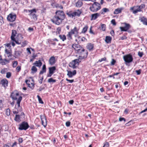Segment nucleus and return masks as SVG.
I'll return each mask as SVG.
<instances>
[{
	"label": "nucleus",
	"mask_w": 147,
	"mask_h": 147,
	"mask_svg": "<svg viewBox=\"0 0 147 147\" xmlns=\"http://www.w3.org/2000/svg\"><path fill=\"white\" fill-rule=\"evenodd\" d=\"M55 13V16L51 19V20L54 24L59 25L64 20L65 15L62 11L57 10L56 11Z\"/></svg>",
	"instance_id": "1"
},
{
	"label": "nucleus",
	"mask_w": 147,
	"mask_h": 147,
	"mask_svg": "<svg viewBox=\"0 0 147 147\" xmlns=\"http://www.w3.org/2000/svg\"><path fill=\"white\" fill-rule=\"evenodd\" d=\"M78 31L79 29L76 27H75L74 29H71V31L68 32L67 36L69 38V39H72V35L74 34L75 37L79 38H80V36H78L79 33Z\"/></svg>",
	"instance_id": "2"
},
{
	"label": "nucleus",
	"mask_w": 147,
	"mask_h": 147,
	"mask_svg": "<svg viewBox=\"0 0 147 147\" xmlns=\"http://www.w3.org/2000/svg\"><path fill=\"white\" fill-rule=\"evenodd\" d=\"M19 94L16 92H12L11 95V97L13 100H17V103L18 107H20V103L22 99V97L21 96H20L18 99L17 96H19Z\"/></svg>",
	"instance_id": "3"
},
{
	"label": "nucleus",
	"mask_w": 147,
	"mask_h": 147,
	"mask_svg": "<svg viewBox=\"0 0 147 147\" xmlns=\"http://www.w3.org/2000/svg\"><path fill=\"white\" fill-rule=\"evenodd\" d=\"M92 6L90 7V10L93 12H96L101 8L100 4L99 3L94 2Z\"/></svg>",
	"instance_id": "4"
},
{
	"label": "nucleus",
	"mask_w": 147,
	"mask_h": 147,
	"mask_svg": "<svg viewBox=\"0 0 147 147\" xmlns=\"http://www.w3.org/2000/svg\"><path fill=\"white\" fill-rule=\"evenodd\" d=\"M123 59L125 62L126 63H130L132 61L133 58L132 55L129 54L123 56Z\"/></svg>",
	"instance_id": "5"
},
{
	"label": "nucleus",
	"mask_w": 147,
	"mask_h": 147,
	"mask_svg": "<svg viewBox=\"0 0 147 147\" xmlns=\"http://www.w3.org/2000/svg\"><path fill=\"white\" fill-rule=\"evenodd\" d=\"M80 61H81L79 59H75L69 63V66L73 69H75L77 67L76 65L77 64L78 65Z\"/></svg>",
	"instance_id": "6"
},
{
	"label": "nucleus",
	"mask_w": 147,
	"mask_h": 147,
	"mask_svg": "<svg viewBox=\"0 0 147 147\" xmlns=\"http://www.w3.org/2000/svg\"><path fill=\"white\" fill-rule=\"evenodd\" d=\"M29 127V126L27 122H23L20 125L19 129L20 130H26Z\"/></svg>",
	"instance_id": "7"
},
{
	"label": "nucleus",
	"mask_w": 147,
	"mask_h": 147,
	"mask_svg": "<svg viewBox=\"0 0 147 147\" xmlns=\"http://www.w3.org/2000/svg\"><path fill=\"white\" fill-rule=\"evenodd\" d=\"M16 18V15L13 13H11L7 17V20L10 22L14 21Z\"/></svg>",
	"instance_id": "8"
},
{
	"label": "nucleus",
	"mask_w": 147,
	"mask_h": 147,
	"mask_svg": "<svg viewBox=\"0 0 147 147\" xmlns=\"http://www.w3.org/2000/svg\"><path fill=\"white\" fill-rule=\"evenodd\" d=\"M72 47L75 50L77 51L78 52H80L81 51H84V49L78 44H74L72 45Z\"/></svg>",
	"instance_id": "9"
},
{
	"label": "nucleus",
	"mask_w": 147,
	"mask_h": 147,
	"mask_svg": "<svg viewBox=\"0 0 147 147\" xmlns=\"http://www.w3.org/2000/svg\"><path fill=\"white\" fill-rule=\"evenodd\" d=\"M123 24L125 25L124 27H120V29L121 31H127L129 29L130 27V25L126 23H124Z\"/></svg>",
	"instance_id": "10"
},
{
	"label": "nucleus",
	"mask_w": 147,
	"mask_h": 147,
	"mask_svg": "<svg viewBox=\"0 0 147 147\" xmlns=\"http://www.w3.org/2000/svg\"><path fill=\"white\" fill-rule=\"evenodd\" d=\"M28 11L30 13L29 14V15L34 20L37 19L36 16L35 14L36 13V11L35 9L32 10H28Z\"/></svg>",
	"instance_id": "11"
},
{
	"label": "nucleus",
	"mask_w": 147,
	"mask_h": 147,
	"mask_svg": "<svg viewBox=\"0 0 147 147\" xmlns=\"http://www.w3.org/2000/svg\"><path fill=\"white\" fill-rule=\"evenodd\" d=\"M82 52L81 53L80 55L79 56V59H84V58H86L87 56L88 53V52H85V50L84 51H81Z\"/></svg>",
	"instance_id": "12"
},
{
	"label": "nucleus",
	"mask_w": 147,
	"mask_h": 147,
	"mask_svg": "<svg viewBox=\"0 0 147 147\" xmlns=\"http://www.w3.org/2000/svg\"><path fill=\"white\" fill-rule=\"evenodd\" d=\"M0 84H1L4 87L6 88L8 86V81L6 79L4 78L1 80Z\"/></svg>",
	"instance_id": "13"
},
{
	"label": "nucleus",
	"mask_w": 147,
	"mask_h": 147,
	"mask_svg": "<svg viewBox=\"0 0 147 147\" xmlns=\"http://www.w3.org/2000/svg\"><path fill=\"white\" fill-rule=\"evenodd\" d=\"M42 124L45 127L47 125V120L45 116L44 115H40Z\"/></svg>",
	"instance_id": "14"
},
{
	"label": "nucleus",
	"mask_w": 147,
	"mask_h": 147,
	"mask_svg": "<svg viewBox=\"0 0 147 147\" xmlns=\"http://www.w3.org/2000/svg\"><path fill=\"white\" fill-rule=\"evenodd\" d=\"M67 75L69 78H71L74 76L76 74V70H74L72 72L70 71H67Z\"/></svg>",
	"instance_id": "15"
},
{
	"label": "nucleus",
	"mask_w": 147,
	"mask_h": 147,
	"mask_svg": "<svg viewBox=\"0 0 147 147\" xmlns=\"http://www.w3.org/2000/svg\"><path fill=\"white\" fill-rule=\"evenodd\" d=\"M100 13H96L92 14L91 15V17L90 20H95L98 17L100 16Z\"/></svg>",
	"instance_id": "16"
},
{
	"label": "nucleus",
	"mask_w": 147,
	"mask_h": 147,
	"mask_svg": "<svg viewBox=\"0 0 147 147\" xmlns=\"http://www.w3.org/2000/svg\"><path fill=\"white\" fill-rule=\"evenodd\" d=\"M42 64V63L40 60L36 61L33 64V65L35 66L40 67Z\"/></svg>",
	"instance_id": "17"
},
{
	"label": "nucleus",
	"mask_w": 147,
	"mask_h": 147,
	"mask_svg": "<svg viewBox=\"0 0 147 147\" xmlns=\"http://www.w3.org/2000/svg\"><path fill=\"white\" fill-rule=\"evenodd\" d=\"M25 82L29 88H31L32 89H34V85L33 83H31V84H30V81L28 80H26Z\"/></svg>",
	"instance_id": "18"
},
{
	"label": "nucleus",
	"mask_w": 147,
	"mask_h": 147,
	"mask_svg": "<svg viewBox=\"0 0 147 147\" xmlns=\"http://www.w3.org/2000/svg\"><path fill=\"white\" fill-rule=\"evenodd\" d=\"M49 63L50 65H52L55 63V58L54 56L51 57L49 59Z\"/></svg>",
	"instance_id": "19"
},
{
	"label": "nucleus",
	"mask_w": 147,
	"mask_h": 147,
	"mask_svg": "<svg viewBox=\"0 0 147 147\" xmlns=\"http://www.w3.org/2000/svg\"><path fill=\"white\" fill-rule=\"evenodd\" d=\"M11 35V40L13 41L15 40V37L17 33V31L16 30H13L12 31Z\"/></svg>",
	"instance_id": "20"
},
{
	"label": "nucleus",
	"mask_w": 147,
	"mask_h": 147,
	"mask_svg": "<svg viewBox=\"0 0 147 147\" xmlns=\"http://www.w3.org/2000/svg\"><path fill=\"white\" fill-rule=\"evenodd\" d=\"M141 22H142L144 25H147V19L144 17L141 18L139 19Z\"/></svg>",
	"instance_id": "21"
},
{
	"label": "nucleus",
	"mask_w": 147,
	"mask_h": 147,
	"mask_svg": "<svg viewBox=\"0 0 147 147\" xmlns=\"http://www.w3.org/2000/svg\"><path fill=\"white\" fill-rule=\"evenodd\" d=\"M93 47L94 45L93 44L91 43H89L88 44L86 48L89 51H91L93 49Z\"/></svg>",
	"instance_id": "22"
},
{
	"label": "nucleus",
	"mask_w": 147,
	"mask_h": 147,
	"mask_svg": "<svg viewBox=\"0 0 147 147\" xmlns=\"http://www.w3.org/2000/svg\"><path fill=\"white\" fill-rule=\"evenodd\" d=\"M49 73H50V74H53L54 72V71L56 70V67L55 66L49 67Z\"/></svg>",
	"instance_id": "23"
},
{
	"label": "nucleus",
	"mask_w": 147,
	"mask_h": 147,
	"mask_svg": "<svg viewBox=\"0 0 147 147\" xmlns=\"http://www.w3.org/2000/svg\"><path fill=\"white\" fill-rule=\"evenodd\" d=\"M9 60H7L6 59H4L1 60L0 62V63L2 65H5L7 63H9Z\"/></svg>",
	"instance_id": "24"
},
{
	"label": "nucleus",
	"mask_w": 147,
	"mask_h": 147,
	"mask_svg": "<svg viewBox=\"0 0 147 147\" xmlns=\"http://www.w3.org/2000/svg\"><path fill=\"white\" fill-rule=\"evenodd\" d=\"M112 38L110 36H107L106 37L105 41L107 43H110L111 42Z\"/></svg>",
	"instance_id": "25"
},
{
	"label": "nucleus",
	"mask_w": 147,
	"mask_h": 147,
	"mask_svg": "<svg viewBox=\"0 0 147 147\" xmlns=\"http://www.w3.org/2000/svg\"><path fill=\"white\" fill-rule=\"evenodd\" d=\"M46 65H44L42 66V70L39 73V74H42L44 73H45L46 72Z\"/></svg>",
	"instance_id": "26"
},
{
	"label": "nucleus",
	"mask_w": 147,
	"mask_h": 147,
	"mask_svg": "<svg viewBox=\"0 0 147 147\" xmlns=\"http://www.w3.org/2000/svg\"><path fill=\"white\" fill-rule=\"evenodd\" d=\"M74 17L76 16H79L81 12L79 9H78L73 12Z\"/></svg>",
	"instance_id": "27"
},
{
	"label": "nucleus",
	"mask_w": 147,
	"mask_h": 147,
	"mask_svg": "<svg viewBox=\"0 0 147 147\" xmlns=\"http://www.w3.org/2000/svg\"><path fill=\"white\" fill-rule=\"evenodd\" d=\"M83 3L81 0H79L76 3V6L80 7L82 5Z\"/></svg>",
	"instance_id": "28"
},
{
	"label": "nucleus",
	"mask_w": 147,
	"mask_h": 147,
	"mask_svg": "<svg viewBox=\"0 0 147 147\" xmlns=\"http://www.w3.org/2000/svg\"><path fill=\"white\" fill-rule=\"evenodd\" d=\"M122 10V8H117L115 9L114 12V14H117L119 13H121Z\"/></svg>",
	"instance_id": "29"
},
{
	"label": "nucleus",
	"mask_w": 147,
	"mask_h": 147,
	"mask_svg": "<svg viewBox=\"0 0 147 147\" xmlns=\"http://www.w3.org/2000/svg\"><path fill=\"white\" fill-rule=\"evenodd\" d=\"M5 52L6 54L7 57H9L11 56V53L8 50L6 49L5 50Z\"/></svg>",
	"instance_id": "30"
},
{
	"label": "nucleus",
	"mask_w": 147,
	"mask_h": 147,
	"mask_svg": "<svg viewBox=\"0 0 147 147\" xmlns=\"http://www.w3.org/2000/svg\"><path fill=\"white\" fill-rule=\"evenodd\" d=\"M101 12L100 13V14H104V13H106L109 11V10L107 8H104L102 9L101 10Z\"/></svg>",
	"instance_id": "31"
},
{
	"label": "nucleus",
	"mask_w": 147,
	"mask_h": 147,
	"mask_svg": "<svg viewBox=\"0 0 147 147\" xmlns=\"http://www.w3.org/2000/svg\"><path fill=\"white\" fill-rule=\"evenodd\" d=\"M32 73H34L37 71V69L36 67V66H33L31 68Z\"/></svg>",
	"instance_id": "32"
},
{
	"label": "nucleus",
	"mask_w": 147,
	"mask_h": 147,
	"mask_svg": "<svg viewBox=\"0 0 147 147\" xmlns=\"http://www.w3.org/2000/svg\"><path fill=\"white\" fill-rule=\"evenodd\" d=\"M22 53V51H15V55L16 56L18 57Z\"/></svg>",
	"instance_id": "33"
},
{
	"label": "nucleus",
	"mask_w": 147,
	"mask_h": 147,
	"mask_svg": "<svg viewBox=\"0 0 147 147\" xmlns=\"http://www.w3.org/2000/svg\"><path fill=\"white\" fill-rule=\"evenodd\" d=\"M59 37L63 41H64L66 39V37L64 35H60L59 36Z\"/></svg>",
	"instance_id": "34"
},
{
	"label": "nucleus",
	"mask_w": 147,
	"mask_h": 147,
	"mask_svg": "<svg viewBox=\"0 0 147 147\" xmlns=\"http://www.w3.org/2000/svg\"><path fill=\"white\" fill-rule=\"evenodd\" d=\"M136 7L137 8L136 9L134 10L133 11V13L134 14H136L138 12L141 11V10H140V9L138 6L137 7Z\"/></svg>",
	"instance_id": "35"
},
{
	"label": "nucleus",
	"mask_w": 147,
	"mask_h": 147,
	"mask_svg": "<svg viewBox=\"0 0 147 147\" xmlns=\"http://www.w3.org/2000/svg\"><path fill=\"white\" fill-rule=\"evenodd\" d=\"M88 27L87 26H86L85 27L83 28L82 33H85L87 31L88 29Z\"/></svg>",
	"instance_id": "36"
},
{
	"label": "nucleus",
	"mask_w": 147,
	"mask_h": 147,
	"mask_svg": "<svg viewBox=\"0 0 147 147\" xmlns=\"http://www.w3.org/2000/svg\"><path fill=\"white\" fill-rule=\"evenodd\" d=\"M75 39V41L76 42H79L80 41V40H81L82 41H84V40L85 39V38L84 37H82V38H80H80H76Z\"/></svg>",
	"instance_id": "37"
},
{
	"label": "nucleus",
	"mask_w": 147,
	"mask_h": 147,
	"mask_svg": "<svg viewBox=\"0 0 147 147\" xmlns=\"http://www.w3.org/2000/svg\"><path fill=\"white\" fill-rule=\"evenodd\" d=\"M67 15L69 17L73 18L74 17V13L73 12H69L67 13Z\"/></svg>",
	"instance_id": "38"
},
{
	"label": "nucleus",
	"mask_w": 147,
	"mask_h": 147,
	"mask_svg": "<svg viewBox=\"0 0 147 147\" xmlns=\"http://www.w3.org/2000/svg\"><path fill=\"white\" fill-rule=\"evenodd\" d=\"M18 64V62L17 61H14L12 62V67L13 68L16 67Z\"/></svg>",
	"instance_id": "39"
},
{
	"label": "nucleus",
	"mask_w": 147,
	"mask_h": 147,
	"mask_svg": "<svg viewBox=\"0 0 147 147\" xmlns=\"http://www.w3.org/2000/svg\"><path fill=\"white\" fill-rule=\"evenodd\" d=\"M14 120L16 121L19 122L20 120V117L19 115H16L14 118Z\"/></svg>",
	"instance_id": "40"
},
{
	"label": "nucleus",
	"mask_w": 147,
	"mask_h": 147,
	"mask_svg": "<svg viewBox=\"0 0 147 147\" xmlns=\"http://www.w3.org/2000/svg\"><path fill=\"white\" fill-rule=\"evenodd\" d=\"M56 82L55 80L53 79L52 78L49 79L48 80V82L49 83L55 82Z\"/></svg>",
	"instance_id": "41"
},
{
	"label": "nucleus",
	"mask_w": 147,
	"mask_h": 147,
	"mask_svg": "<svg viewBox=\"0 0 147 147\" xmlns=\"http://www.w3.org/2000/svg\"><path fill=\"white\" fill-rule=\"evenodd\" d=\"M101 30L103 31H105L106 30V26L105 24H102L101 25Z\"/></svg>",
	"instance_id": "42"
},
{
	"label": "nucleus",
	"mask_w": 147,
	"mask_h": 147,
	"mask_svg": "<svg viewBox=\"0 0 147 147\" xmlns=\"http://www.w3.org/2000/svg\"><path fill=\"white\" fill-rule=\"evenodd\" d=\"M37 97L38 98L39 102L41 104H43V102L42 101L41 98L40 97V96L38 95L37 96Z\"/></svg>",
	"instance_id": "43"
},
{
	"label": "nucleus",
	"mask_w": 147,
	"mask_h": 147,
	"mask_svg": "<svg viewBox=\"0 0 147 147\" xmlns=\"http://www.w3.org/2000/svg\"><path fill=\"white\" fill-rule=\"evenodd\" d=\"M6 114L7 116H9L10 115V110L8 108L6 109Z\"/></svg>",
	"instance_id": "44"
},
{
	"label": "nucleus",
	"mask_w": 147,
	"mask_h": 147,
	"mask_svg": "<svg viewBox=\"0 0 147 147\" xmlns=\"http://www.w3.org/2000/svg\"><path fill=\"white\" fill-rule=\"evenodd\" d=\"M11 76V73L10 72H8L6 73V77L7 78H10Z\"/></svg>",
	"instance_id": "45"
},
{
	"label": "nucleus",
	"mask_w": 147,
	"mask_h": 147,
	"mask_svg": "<svg viewBox=\"0 0 147 147\" xmlns=\"http://www.w3.org/2000/svg\"><path fill=\"white\" fill-rule=\"evenodd\" d=\"M21 69V66H18L16 68V71L17 72H18L20 71Z\"/></svg>",
	"instance_id": "46"
},
{
	"label": "nucleus",
	"mask_w": 147,
	"mask_h": 147,
	"mask_svg": "<svg viewBox=\"0 0 147 147\" xmlns=\"http://www.w3.org/2000/svg\"><path fill=\"white\" fill-rule=\"evenodd\" d=\"M7 71V69L6 68L3 69L1 70V73L2 74H4Z\"/></svg>",
	"instance_id": "47"
},
{
	"label": "nucleus",
	"mask_w": 147,
	"mask_h": 147,
	"mask_svg": "<svg viewBox=\"0 0 147 147\" xmlns=\"http://www.w3.org/2000/svg\"><path fill=\"white\" fill-rule=\"evenodd\" d=\"M144 54L143 52L139 51L138 53V55L140 57H142Z\"/></svg>",
	"instance_id": "48"
},
{
	"label": "nucleus",
	"mask_w": 147,
	"mask_h": 147,
	"mask_svg": "<svg viewBox=\"0 0 147 147\" xmlns=\"http://www.w3.org/2000/svg\"><path fill=\"white\" fill-rule=\"evenodd\" d=\"M111 22L113 25L115 26L116 25V23L115 22V19L112 20L111 21Z\"/></svg>",
	"instance_id": "49"
},
{
	"label": "nucleus",
	"mask_w": 147,
	"mask_h": 147,
	"mask_svg": "<svg viewBox=\"0 0 147 147\" xmlns=\"http://www.w3.org/2000/svg\"><path fill=\"white\" fill-rule=\"evenodd\" d=\"M27 44L26 43V41H25L24 42H23L22 43L21 45L22 47H24L25 45H26Z\"/></svg>",
	"instance_id": "50"
},
{
	"label": "nucleus",
	"mask_w": 147,
	"mask_h": 147,
	"mask_svg": "<svg viewBox=\"0 0 147 147\" xmlns=\"http://www.w3.org/2000/svg\"><path fill=\"white\" fill-rule=\"evenodd\" d=\"M3 17L2 16H0V23L1 24H3L4 22L3 21Z\"/></svg>",
	"instance_id": "51"
},
{
	"label": "nucleus",
	"mask_w": 147,
	"mask_h": 147,
	"mask_svg": "<svg viewBox=\"0 0 147 147\" xmlns=\"http://www.w3.org/2000/svg\"><path fill=\"white\" fill-rule=\"evenodd\" d=\"M116 62V61L113 59H112V61L111 62V64L112 65H114Z\"/></svg>",
	"instance_id": "52"
},
{
	"label": "nucleus",
	"mask_w": 147,
	"mask_h": 147,
	"mask_svg": "<svg viewBox=\"0 0 147 147\" xmlns=\"http://www.w3.org/2000/svg\"><path fill=\"white\" fill-rule=\"evenodd\" d=\"M145 5L144 4H142L140 6H138L139 8L142 10V9L145 7Z\"/></svg>",
	"instance_id": "53"
},
{
	"label": "nucleus",
	"mask_w": 147,
	"mask_h": 147,
	"mask_svg": "<svg viewBox=\"0 0 147 147\" xmlns=\"http://www.w3.org/2000/svg\"><path fill=\"white\" fill-rule=\"evenodd\" d=\"M65 125L66 126L69 127L70 125V122L69 121H67L65 123Z\"/></svg>",
	"instance_id": "54"
},
{
	"label": "nucleus",
	"mask_w": 147,
	"mask_h": 147,
	"mask_svg": "<svg viewBox=\"0 0 147 147\" xmlns=\"http://www.w3.org/2000/svg\"><path fill=\"white\" fill-rule=\"evenodd\" d=\"M66 80L67 81L69 82L70 83H72L74 82V80H70L68 79L67 78H66Z\"/></svg>",
	"instance_id": "55"
},
{
	"label": "nucleus",
	"mask_w": 147,
	"mask_h": 147,
	"mask_svg": "<svg viewBox=\"0 0 147 147\" xmlns=\"http://www.w3.org/2000/svg\"><path fill=\"white\" fill-rule=\"evenodd\" d=\"M109 145L108 142H106L105 143L103 147H109Z\"/></svg>",
	"instance_id": "56"
},
{
	"label": "nucleus",
	"mask_w": 147,
	"mask_h": 147,
	"mask_svg": "<svg viewBox=\"0 0 147 147\" xmlns=\"http://www.w3.org/2000/svg\"><path fill=\"white\" fill-rule=\"evenodd\" d=\"M136 72L137 73V75H139L141 73V70L140 69H139L138 70H136Z\"/></svg>",
	"instance_id": "57"
},
{
	"label": "nucleus",
	"mask_w": 147,
	"mask_h": 147,
	"mask_svg": "<svg viewBox=\"0 0 147 147\" xmlns=\"http://www.w3.org/2000/svg\"><path fill=\"white\" fill-rule=\"evenodd\" d=\"M61 27H58L57 29V32H58L59 34L61 32Z\"/></svg>",
	"instance_id": "58"
},
{
	"label": "nucleus",
	"mask_w": 147,
	"mask_h": 147,
	"mask_svg": "<svg viewBox=\"0 0 147 147\" xmlns=\"http://www.w3.org/2000/svg\"><path fill=\"white\" fill-rule=\"evenodd\" d=\"M119 121H125V119L123 117H120L119 118Z\"/></svg>",
	"instance_id": "59"
},
{
	"label": "nucleus",
	"mask_w": 147,
	"mask_h": 147,
	"mask_svg": "<svg viewBox=\"0 0 147 147\" xmlns=\"http://www.w3.org/2000/svg\"><path fill=\"white\" fill-rule=\"evenodd\" d=\"M18 141L19 143H22L23 141V139L22 138H20L18 139Z\"/></svg>",
	"instance_id": "60"
},
{
	"label": "nucleus",
	"mask_w": 147,
	"mask_h": 147,
	"mask_svg": "<svg viewBox=\"0 0 147 147\" xmlns=\"http://www.w3.org/2000/svg\"><path fill=\"white\" fill-rule=\"evenodd\" d=\"M43 80V77H42L40 80H39V83H40V84H42V81Z\"/></svg>",
	"instance_id": "61"
},
{
	"label": "nucleus",
	"mask_w": 147,
	"mask_h": 147,
	"mask_svg": "<svg viewBox=\"0 0 147 147\" xmlns=\"http://www.w3.org/2000/svg\"><path fill=\"white\" fill-rule=\"evenodd\" d=\"M110 97L109 95L108 96H105L104 97V98L107 100H109L110 99Z\"/></svg>",
	"instance_id": "62"
},
{
	"label": "nucleus",
	"mask_w": 147,
	"mask_h": 147,
	"mask_svg": "<svg viewBox=\"0 0 147 147\" xmlns=\"http://www.w3.org/2000/svg\"><path fill=\"white\" fill-rule=\"evenodd\" d=\"M74 101L73 100H71L69 101V102L70 104L72 105L73 104Z\"/></svg>",
	"instance_id": "63"
},
{
	"label": "nucleus",
	"mask_w": 147,
	"mask_h": 147,
	"mask_svg": "<svg viewBox=\"0 0 147 147\" xmlns=\"http://www.w3.org/2000/svg\"><path fill=\"white\" fill-rule=\"evenodd\" d=\"M106 59V58L105 57H104L102 58H101L100 60H99V61L100 62H101L103 61H105Z\"/></svg>",
	"instance_id": "64"
}]
</instances>
